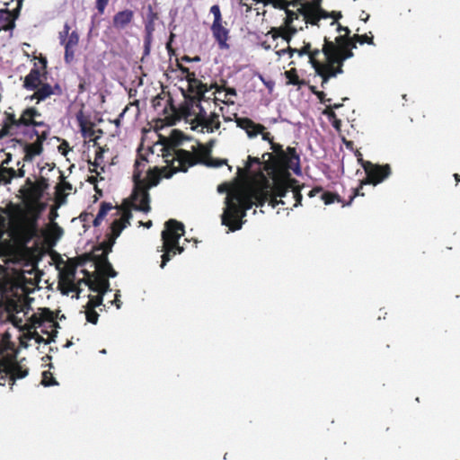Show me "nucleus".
I'll list each match as a JSON object with an SVG mask.
<instances>
[{
    "label": "nucleus",
    "mask_w": 460,
    "mask_h": 460,
    "mask_svg": "<svg viewBox=\"0 0 460 460\" xmlns=\"http://www.w3.org/2000/svg\"><path fill=\"white\" fill-rule=\"evenodd\" d=\"M274 39L281 37L286 41L289 42L291 40V34L284 29H273L272 30Z\"/></svg>",
    "instance_id": "obj_45"
},
{
    "label": "nucleus",
    "mask_w": 460,
    "mask_h": 460,
    "mask_svg": "<svg viewBox=\"0 0 460 460\" xmlns=\"http://www.w3.org/2000/svg\"><path fill=\"white\" fill-rule=\"evenodd\" d=\"M359 161L361 162L362 167L366 172V178L360 181L358 188L353 189V194L350 196L349 200L346 204H343V206L350 205L357 196H364V193L360 192L364 184H372L376 186L388 178L392 173L391 167L387 164L379 165L369 161H364L363 159H359Z\"/></svg>",
    "instance_id": "obj_8"
},
{
    "label": "nucleus",
    "mask_w": 460,
    "mask_h": 460,
    "mask_svg": "<svg viewBox=\"0 0 460 460\" xmlns=\"http://www.w3.org/2000/svg\"><path fill=\"white\" fill-rule=\"evenodd\" d=\"M85 317L87 322L96 324L99 319V314L95 311V309L85 308Z\"/></svg>",
    "instance_id": "obj_44"
},
{
    "label": "nucleus",
    "mask_w": 460,
    "mask_h": 460,
    "mask_svg": "<svg viewBox=\"0 0 460 460\" xmlns=\"http://www.w3.org/2000/svg\"><path fill=\"white\" fill-rule=\"evenodd\" d=\"M292 192V199H295L294 207H298L301 205L303 196L301 194L300 187L296 185V183H292V187L289 188Z\"/></svg>",
    "instance_id": "obj_40"
},
{
    "label": "nucleus",
    "mask_w": 460,
    "mask_h": 460,
    "mask_svg": "<svg viewBox=\"0 0 460 460\" xmlns=\"http://www.w3.org/2000/svg\"><path fill=\"white\" fill-rule=\"evenodd\" d=\"M127 226L121 220L115 219L111 225V234L109 235L111 238L116 241V239L119 236L121 232Z\"/></svg>",
    "instance_id": "obj_33"
},
{
    "label": "nucleus",
    "mask_w": 460,
    "mask_h": 460,
    "mask_svg": "<svg viewBox=\"0 0 460 460\" xmlns=\"http://www.w3.org/2000/svg\"><path fill=\"white\" fill-rule=\"evenodd\" d=\"M109 246L110 247H108L107 252H102L101 254H93V261L95 263L96 269H98L101 266H103L104 264H106V262L109 261L108 254L112 250V243H109Z\"/></svg>",
    "instance_id": "obj_34"
},
{
    "label": "nucleus",
    "mask_w": 460,
    "mask_h": 460,
    "mask_svg": "<svg viewBox=\"0 0 460 460\" xmlns=\"http://www.w3.org/2000/svg\"><path fill=\"white\" fill-rule=\"evenodd\" d=\"M221 122L219 115L216 112H211L208 116L206 113L201 117L192 118L190 120V129L204 133H212L220 128Z\"/></svg>",
    "instance_id": "obj_13"
},
{
    "label": "nucleus",
    "mask_w": 460,
    "mask_h": 460,
    "mask_svg": "<svg viewBox=\"0 0 460 460\" xmlns=\"http://www.w3.org/2000/svg\"><path fill=\"white\" fill-rule=\"evenodd\" d=\"M14 178V169L0 165V184H9Z\"/></svg>",
    "instance_id": "obj_32"
},
{
    "label": "nucleus",
    "mask_w": 460,
    "mask_h": 460,
    "mask_svg": "<svg viewBox=\"0 0 460 460\" xmlns=\"http://www.w3.org/2000/svg\"><path fill=\"white\" fill-rule=\"evenodd\" d=\"M103 296H89V301L87 302L85 308L95 309L102 304Z\"/></svg>",
    "instance_id": "obj_41"
},
{
    "label": "nucleus",
    "mask_w": 460,
    "mask_h": 460,
    "mask_svg": "<svg viewBox=\"0 0 460 460\" xmlns=\"http://www.w3.org/2000/svg\"><path fill=\"white\" fill-rule=\"evenodd\" d=\"M234 121L236 126L245 131L249 138L256 137L266 128L260 123H255L252 119L247 117H238L234 114Z\"/></svg>",
    "instance_id": "obj_17"
},
{
    "label": "nucleus",
    "mask_w": 460,
    "mask_h": 460,
    "mask_svg": "<svg viewBox=\"0 0 460 460\" xmlns=\"http://www.w3.org/2000/svg\"><path fill=\"white\" fill-rule=\"evenodd\" d=\"M354 41L364 44L367 43L368 45H374V37L373 36H367V34L359 35V34H354L353 35Z\"/></svg>",
    "instance_id": "obj_42"
},
{
    "label": "nucleus",
    "mask_w": 460,
    "mask_h": 460,
    "mask_svg": "<svg viewBox=\"0 0 460 460\" xmlns=\"http://www.w3.org/2000/svg\"><path fill=\"white\" fill-rule=\"evenodd\" d=\"M5 234V218L0 214V248L7 242H3L2 239Z\"/></svg>",
    "instance_id": "obj_56"
},
{
    "label": "nucleus",
    "mask_w": 460,
    "mask_h": 460,
    "mask_svg": "<svg viewBox=\"0 0 460 460\" xmlns=\"http://www.w3.org/2000/svg\"><path fill=\"white\" fill-rule=\"evenodd\" d=\"M102 282V288L99 291L98 295L103 296L104 294L110 290V282H109L108 279H103Z\"/></svg>",
    "instance_id": "obj_62"
},
{
    "label": "nucleus",
    "mask_w": 460,
    "mask_h": 460,
    "mask_svg": "<svg viewBox=\"0 0 460 460\" xmlns=\"http://www.w3.org/2000/svg\"><path fill=\"white\" fill-rule=\"evenodd\" d=\"M93 253H84L80 257H77L75 260L77 262L72 266L69 270V273L72 277L75 276V270L77 266L84 265L87 261H93Z\"/></svg>",
    "instance_id": "obj_36"
},
{
    "label": "nucleus",
    "mask_w": 460,
    "mask_h": 460,
    "mask_svg": "<svg viewBox=\"0 0 460 460\" xmlns=\"http://www.w3.org/2000/svg\"><path fill=\"white\" fill-rule=\"evenodd\" d=\"M153 39L144 38V56H148L151 51Z\"/></svg>",
    "instance_id": "obj_60"
},
{
    "label": "nucleus",
    "mask_w": 460,
    "mask_h": 460,
    "mask_svg": "<svg viewBox=\"0 0 460 460\" xmlns=\"http://www.w3.org/2000/svg\"><path fill=\"white\" fill-rule=\"evenodd\" d=\"M48 188V179L41 176L31 187L21 188L25 208L13 202L0 208L2 213L9 216L8 234L15 243L27 245L39 235V220L46 208L40 200Z\"/></svg>",
    "instance_id": "obj_1"
},
{
    "label": "nucleus",
    "mask_w": 460,
    "mask_h": 460,
    "mask_svg": "<svg viewBox=\"0 0 460 460\" xmlns=\"http://www.w3.org/2000/svg\"><path fill=\"white\" fill-rule=\"evenodd\" d=\"M234 187V186H230V184L228 183H223L217 187V191L220 193L226 192L228 194L229 190H232Z\"/></svg>",
    "instance_id": "obj_64"
},
{
    "label": "nucleus",
    "mask_w": 460,
    "mask_h": 460,
    "mask_svg": "<svg viewBox=\"0 0 460 460\" xmlns=\"http://www.w3.org/2000/svg\"><path fill=\"white\" fill-rule=\"evenodd\" d=\"M55 314L50 309L43 308L40 313L32 314L30 321L31 325L37 328L45 323H55Z\"/></svg>",
    "instance_id": "obj_24"
},
{
    "label": "nucleus",
    "mask_w": 460,
    "mask_h": 460,
    "mask_svg": "<svg viewBox=\"0 0 460 460\" xmlns=\"http://www.w3.org/2000/svg\"><path fill=\"white\" fill-rule=\"evenodd\" d=\"M268 157L264 162V170L268 172L270 179L274 181V189L277 195L283 196L287 188V181L296 182L297 181L291 178L289 170L296 173H300V157L295 147L288 146L283 153L272 155L270 153H265L262 158Z\"/></svg>",
    "instance_id": "obj_2"
},
{
    "label": "nucleus",
    "mask_w": 460,
    "mask_h": 460,
    "mask_svg": "<svg viewBox=\"0 0 460 460\" xmlns=\"http://www.w3.org/2000/svg\"><path fill=\"white\" fill-rule=\"evenodd\" d=\"M4 119L1 123L0 139L6 137H13L18 133L19 128H28L31 127L46 126L43 120H38L41 113L35 107H27L22 110L19 118H16L13 112L5 111Z\"/></svg>",
    "instance_id": "obj_5"
},
{
    "label": "nucleus",
    "mask_w": 460,
    "mask_h": 460,
    "mask_svg": "<svg viewBox=\"0 0 460 460\" xmlns=\"http://www.w3.org/2000/svg\"><path fill=\"white\" fill-rule=\"evenodd\" d=\"M182 133L177 129L172 130L171 135V141L174 146L181 144Z\"/></svg>",
    "instance_id": "obj_54"
},
{
    "label": "nucleus",
    "mask_w": 460,
    "mask_h": 460,
    "mask_svg": "<svg viewBox=\"0 0 460 460\" xmlns=\"http://www.w3.org/2000/svg\"><path fill=\"white\" fill-rule=\"evenodd\" d=\"M353 56V51L349 48V46H347L344 49H340L337 53L335 52V54H332L330 57L324 58V59H326V67L321 86L325 88L331 78H334L338 75L343 74L344 62Z\"/></svg>",
    "instance_id": "obj_9"
},
{
    "label": "nucleus",
    "mask_w": 460,
    "mask_h": 460,
    "mask_svg": "<svg viewBox=\"0 0 460 460\" xmlns=\"http://www.w3.org/2000/svg\"><path fill=\"white\" fill-rule=\"evenodd\" d=\"M35 59L38 60V62H36L38 64V69H40V71L41 73L47 75L48 60H47L46 57H44L40 54V57L35 58Z\"/></svg>",
    "instance_id": "obj_47"
},
{
    "label": "nucleus",
    "mask_w": 460,
    "mask_h": 460,
    "mask_svg": "<svg viewBox=\"0 0 460 460\" xmlns=\"http://www.w3.org/2000/svg\"><path fill=\"white\" fill-rule=\"evenodd\" d=\"M112 208H113V206L111 203L103 201L101 204V207H100L97 216L99 217H102L104 219V217L107 216L108 212L110 210H111Z\"/></svg>",
    "instance_id": "obj_46"
},
{
    "label": "nucleus",
    "mask_w": 460,
    "mask_h": 460,
    "mask_svg": "<svg viewBox=\"0 0 460 460\" xmlns=\"http://www.w3.org/2000/svg\"><path fill=\"white\" fill-rule=\"evenodd\" d=\"M34 93L28 97L30 101H36V103H40L44 102L46 99L49 98L51 95H62L63 89L59 84H55L54 85L49 84V83H42L38 88H36Z\"/></svg>",
    "instance_id": "obj_15"
},
{
    "label": "nucleus",
    "mask_w": 460,
    "mask_h": 460,
    "mask_svg": "<svg viewBox=\"0 0 460 460\" xmlns=\"http://www.w3.org/2000/svg\"><path fill=\"white\" fill-rule=\"evenodd\" d=\"M184 225L176 219H169L164 224V229L162 232V261L160 267L164 269L168 261L176 254H181L184 248L180 246L179 240L184 234Z\"/></svg>",
    "instance_id": "obj_6"
},
{
    "label": "nucleus",
    "mask_w": 460,
    "mask_h": 460,
    "mask_svg": "<svg viewBox=\"0 0 460 460\" xmlns=\"http://www.w3.org/2000/svg\"><path fill=\"white\" fill-rule=\"evenodd\" d=\"M315 96L318 98V100L320 101L321 103H323V104L328 103L329 104L332 102V99L326 98V94L323 91H320L319 93H316Z\"/></svg>",
    "instance_id": "obj_61"
},
{
    "label": "nucleus",
    "mask_w": 460,
    "mask_h": 460,
    "mask_svg": "<svg viewBox=\"0 0 460 460\" xmlns=\"http://www.w3.org/2000/svg\"><path fill=\"white\" fill-rule=\"evenodd\" d=\"M349 35H340L335 38V41H332L325 37L324 43L322 48V53L323 54L324 58L330 57V55H333L340 49L349 46Z\"/></svg>",
    "instance_id": "obj_18"
},
{
    "label": "nucleus",
    "mask_w": 460,
    "mask_h": 460,
    "mask_svg": "<svg viewBox=\"0 0 460 460\" xmlns=\"http://www.w3.org/2000/svg\"><path fill=\"white\" fill-rule=\"evenodd\" d=\"M204 100L205 96H185L184 102L178 109L179 119H183L190 125L192 118L205 115L207 111L201 105V102Z\"/></svg>",
    "instance_id": "obj_10"
},
{
    "label": "nucleus",
    "mask_w": 460,
    "mask_h": 460,
    "mask_svg": "<svg viewBox=\"0 0 460 460\" xmlns=\"http://www.w3.org/2000/svg\"><path fill=\"white\" fill-rule=\"evenodd\" d=\"M146 162H147L146 159L144 156H142L141 155H139L135 161L134 172H133V176H132L133 182H134V189H140L141 188L140 186L141 185L143 186L142 174L144 172Z\"/></svg>",
    "instance_id": "obj_25"
},
{
    "label": "nucleus",
    "mask_w": 460,
    "mask_h": 460,
    "mask_svg": "<svg viewBox=\"0 0 460 460\" xmlns=\"http://www.w3.org/2000/svg\"><path fill=\"white\" fill-rule=\"evenodd\" d=\"M155 22H145V37L144 38L153 39V33L155 30Z\"/></svg>",
    "instance_id": "obj_48"
},
{
    "label": "nucleus",
    "mask_w": 460,
    "mask_h": 460,
    "mask_svg": "<svg viewBox=\"0 0 460 460\" xmlns=\"http://www.w3.org/2000/svg\"><path fill=\"white\" fill-rule=\"evenodd\" d=\"M97 270L99 271V275L105 277L106 279L115 278L117 276V271L113 269L110 261L106 262L103 266L99 267Z\"/></svg>",
    "instance_id": "obj_35"
},
{
    "label": "nucleus",
    "mask_w": 460,
    "mask_h": 460,
    "mask_svg": "<svg viewBox=\"0 0 460 460\" xmlns=\"http://www.w3.org/2000/svg\"><path fill=\"white\" fill-rule=\"evenodd\" d=\"M15 141L23 146L24 157L23 161L31 162L34 159L35 156L40 155L43 152V146L40 145V143L32 142V143H25L22 139H15Z\"/></svg>",
    "instance_id": "obj_23"
},
{
    "label": "nucleus",
    "mask_w": 460,
    "mask_h": 460,
    "mask_svg": "<svg viewBox=\"0 0 460 460\" xmlns=\"http://www.w3.org/2000/svg\"><path fill=\"white\" fill-rule=\"evenodd\" d=\"M321 199H323V201L324 202L325 205H331L335 201H337V202L342 201L341 198L340 197L339 194L333 193L331 191L323 192Z\"/></svg>",
    "instance_id": "obj_38"
},
{
    "label": "nucleus",
    "mask_w": 460,
    "mask_h": 460,
    "mask_svg": "<svg viewBox=\"0 0 460 460\" xmlns=\"http://www.w3.org/2000/svg\"><path fill=\"white\" fill-rule=\"evenodd\" d=\"M131 217H132V214H131L130 210L128 208H126L122 211L121 217L119 218L118 220H121L124 224H126V226H128V225H129V220Z\"/></svg>",
    "instance_id": "obj_57"
},
{
    "label": "nucleus",
    "mask_w": 460,
    "mask_h": 460,
    "mask_svg": "<svg viewBox=\"0 0 460 460\" xmlns=\"http://www.w3.org/2000/svg\"><path fill=\"white\" fill-rule=\"evenodd\" d=\"M189 94L183 93L185 96H199L204 97L205 93L208 92V84L202 83L199 79L196 78L195 83L188 84Z\"/></svg>",
    "instance_id": "obj_28"
},
{
    "label": "nucleus",
    "mask_w": 460,
    "mask_h": 460,
    "mask_svg": "<svg viewBox=\"0 0 460 460\" xmlns=\"http://www.w3.org/2000/svg\"><path fill=\"white\" fill-rule=\"evenodd\" d=\"M292 183L293 182H291V181H287L288 186H287L285 191L283 192V196H280V195H277L275 189H274V181H272V183L270 184V188L269 189L270 191V198L269 199V200L267 202H269L272 208H276L279 204L284 205L285 201L282 199H278L277 198L278 197H279L280 199L285 198L287 196V193L289 191V188L292 187Z\"/></svg>",
    "instance_id": "obj_30"
},
{
    "label": "nucleus",
    "mask_w": 460,
    "mask_h": 460,
    "mask_svg": "<svg viewBox=\"0 0 460 460\" xmlns=\"http://www.w3.org/2000/svg\"><path fill=\"white\" fill-rule=\"evenodd\" d=\"M103 153H104L103 147L98 146V148L95 153L94 161L93 162H92L90 160L88 161V163L93 166V168H90L91 172H96L97 174L99 173L97 172V167L100 165L101 162L103 159Z\"/></svg>",
    "instance_id": "obj_37"
},
{
    "label": "nucleus",
    "mask_w": 460,
    "mask_h": 460,
    "mask_svg": "<svg viewBox=\"0 0 460 460\" xmlns=\"http://www.w3.org/2000/svg\"><path fill=\"white\" fill-rule=\"evenodd\" d=\"M286 14H287V16H286V19H285V23L287 25H289V24H291L294 22V20L298 19V14L299 13L287 9L286 10Z\"/></svg>",
    "instance_id": "obj_55"
},
{
    "label": "nucleus",
    "mask_w": 460,
    "mask_h": 460,
    "mask_svg": "<svg viewBox=\"0 0 460 460\" xmlns=\"http://www.w3.org/2000/svg\"><path fill=\"white\" fill-rule=\"evenodd\" d=\"M226 208L222 216V224L228 226L232 232L241 229L243 226L242 218L254 205L249 189L234 185L226 198Z\"/></svg>",
    "instance_id": "obj_3"
},
{
    "label": "nucleus",
    "mask_w": 460,
    "mask_h": 460,
    "mask_svg": "<svg viewBox=\"0 0 460 460\" xmlns=\"http://www.w3.org/2000/svg\"><path fill=\"white\" fill-rule=\"evenodd\" d=\"M110 0H95V8L99 14H103Z\"/></svg>",
    "instance_id": "obj_51"
},
{
    "label": "nucleus",
    "mask_w": 460,
    "mask_h": 460,
    "mask_svg": "<svg viewBox=\"0 0 460 460\" xmlns=\"http://www.w3.org/2000/svg\"><path fill=\"white\" fill-rule=\"evenodd\" d=\"M70 25L66 22L63 30L59 31L58 38L60 44L65 48L64 60L66 64H70L75 59V49L79 42V35L75 31L69 32Z\"/></svg>",
    "instance_id": "obj_11"
},
{
    "label": "nucleus",
    "mask_w": 460,
    "mask_h": 460,
    "mask_svg": "<svg viewBox=\"0 0 460 460\" xmlns=\"http://www.w3.org/2000/svg\"><path fill=\"white\" fill-rule=\"evenodd\" d=\"M284 75L287 79L286 84L288 85H296L298 87V89H300L302 86L308 84L305 80L299 78L297 70L295 67L285 71Z\"/></svg>",
    "instance_id": "obj_29"
},
{
    "label": "nucleus",
    "mask_w": 460,
    "mask_h": 460,
    "mask_svg": "<svg viewBox=\"0 0 460 460\" xmlns=\"http://www.w3.org/2000/svg\"><path fill=\"white\" fill-rule=\"evenodd\" d=\"M41 384L44 386H50L57 385L58 383L56 382L55 378L53 377L52 374L49 371H44L42 373Z\"/></svg>",
    "instance_id": "obj_43"
},
{
    "label": "nucleus",
    "mask_w": 460,
    "mask_h": 460,
    "mask_svg": "<svg viewBox=\"0 0 460 460\" xmlns=\"http://www.w3.org/2000/svg\"><path fill=\"white\" fill-rule=\"evenodd\" d=\"M105 279V277L95 274L92 279H84L83 281L88 286L90 290L99 293L102 286V281Z\"/></svg>",
    "instance_id": "obj_31"
},
{
    "label": "nucleus",
    "mask_w": 460,
    "mask_h": 460,
    "mask_svg": "<svg viewBox=\"0 0 460 460\" xmlns=\"http://www.w3.org/2000/svg\"><path fill=\"white\" fill-rule=\"evenodd\" d=\"M134 19V12L130 9H125L118 12L112 18V26L116 30H124Z\"/></svg>",
    "instance_id": "obj_22"
},
{
    "label": "nucleus",
    "mask_w": 460,
    "mask_h": 460,
    "mask_svg": "<svg viewBox=\"0 0 460 460\" xmlns=\"http://www.w3.org/2000/svg\"><path fill=\"white\" fill-rule=\"evenodd\" d=\"M270 149L272 150V155H277L278 154H280V153H283L285 150L283 149V146L279 144V143H275V142H272L270 144Z\"/></svg>",
    "instance_id": "obj_59"
},
{
    "label": "nucleus",
    "mask_w": 460,
    "mask_h": 460,
    "mask_svg": "<svg viewBox=\"0 0 460 460\" xmlns=\"http://www.w3.org/2000/svg\"><path fill=\"white\" fill-rule=\"evenodd\" d=\"M0 366L2 367L3 373L9 375L11 385H14L16 379L23 378L28 375L27 368H24L18 362L7 357H2Z\"/></svg>",
    "instance_id": "obj_14"
},
{
    "label": "nucleus",
    "mask_w": 460,
    "mask_h": 460,
    "mask_svg": "<svg viewBox=\"0 0 460 460\" xmlns=\"http://www.w3.org/2000/svg\"><path fill=\"white\" fill-rule=\"evenodd\" d=\"M302 48L305 50L306 55L309 58V63L314 69L315 75L320 76L322 78V81H323V77L325 75L326 59L323 62H322L319 59V56L322 52V49H313L311 43L309 42L305 43Z\"/></svg>",
    "instance_id": "obj_16"
},
{
    "label": "nucleus",
    "mask_w": 460,
    "mask_h": 460,
    "mask_svg": "<svg viewBox=\"0 0 460 460\" xmlns=\"http://www.w3.org/2000/svg\"><path fill=\"white\" fill-rule=\"evenodd\" d=\"M211 31L220 49H227L228 30L222 25V22L212 23Z\"/></svg>",
    "instance_id": "obj_26"
},
{
    "label": "nucleus",
    "mask_w": 460,
    "mask_h": 460,
    "mask_svg": "<svg viewBox=\"0 0 460 460\" xmlns=\"http://www.w3.org/2000/svg\"><path fill=\"white\" fill-rule=\"evenodd\" d=\"M109 243H112V246L114 245L115 243V240H113L112 238H111L110 236L108 237V239L106 241H103L102 243H101L99 245L95 246L94 247V251H102V252H107L108 251V247L109 246Z\"/></svg>",
    "instance_id": "obj_50"
},
{
    "label": "nucleus",
    "mask_w": 460,
    "mask_h": 460,
    "mask_svg": "<svg viewBox=\"0 0 460 460\" xmlns=\"http://www.w3.org/2000/svg\"><path fill=\"white\" fill-rule=\"evenodd\" d=\"M202 158L199 159L194 154L184 149H174L172 148L173 154H170L168 151L164 154L166 163L173 164L176 162L177 166H173L169 173L164 174L165 178H170L172 175L178 172H186L190 167L194 166L198 163H201L208 167L217 168L222 165L227 164L226 159L214 158L211 156V150L205 146H202Z\"/></svg>",
    "instance_id": "obj_4"
},
{
    "label": "nucleus",
    "mask_w": 460,
    "mask_h": 460,
    "mask_svg": "<svg viewBox=\"0 0 460 460\" xmlns=\"http://www.w3.org/2000/svg\"><path fill=\"white\" fill-rule=\"evenodd\" d=\"M73 186L70 182L63 181L61 183L58 184L56 187L57 194L59 195L61 192L65 190H72Z\"/></svg>",
    "instance_id": "obj_53"
},
{
    "label": "nucleus",
    "mask_w": 460,
    "mask_h": 460,
    "mask_svg": "<svg viewBox=\"0 0 460 460\" xmlns=\"http://www.w3.org/2000/svg\"><path fill=\"white\" fill-rule=\"evenodd\" d=\"M46 80L47 76L38 69V64L34 63L33 67L31 69L29 74L24 77L22 86L28 91H34Z\"/></svg>",
    "instance_id": "obj_19"
},
{
    "label": "nucleus",
    "mask_w": 460,
    "mask_h": 460,
    "mask_svg": "<svg viewBox=\"0 0 460 460\" xmlns=\"http://www.w3.org/2000/svg\"><path fill=\"white\" fill-rule=\"evenodd\" d=\"M152 106L155 111L162 108V111L164 114V120L167 125H174L179 120V111L173 105L172 98L170 95L167 98L162 94L156 95L152 100Z\"/></svg>",
    "instance_id": "obj_12"
},
{
    "label": "nucleus",
    "mask_w": 460,
    "mask_h": 460,
    "mask_svg": "<svg viewBox=\"0 0 460 460\" xmlns=\"http://www.w3.org/2000/svg\"><path fill=\"white\" fill-rule=\"evenodd\" d=\"M323 114L325 115L329 119V120H332V119L337 117L334 110H332V103L326 105V108L323 111Z\"/></svg>",
    "instance_id": "obj_58"
},
{
    "label": "nucleus",
    "mask_w": 460,
    "mask_h": 460,
    "mask_svg": "<svg viewBox=\"0 0 460 460\" xmlns=\"http://www.w3.org/2000/svg\"><path fill=\"white\" fill-rule=\"evenodd\" d=\"M270 183L265 180L262 187L249 189L251 197L257 207H262L270 198Z\"/></svg>",
    "instance_id": "obj_21"
},
{
    "label": "nucleus",
    "mask_w": 460,
    "mask_h": 460,
    "mask_svg": "<svg viewBox=\"0 0 460 460\" xmlns=\"http://www.w3.org/2000/svg\"><path fill=\"white\" fill-rule=\"evenodd\" d=\"M297 12L304 17L305 22L312 25H318V22L321 20L318 12V4H304L300 8H298Z\"/></svg>",
    "instance_id": "obj_20"
},
{
    "label": "nucleus",
    "mask_w": 460,
    "mask_h": 460,
    "mask_svg": "<svg viewBox=\"0 0 460 460\" xmlns=\"http://www.w3.org/2000/svg\"><path fill=\"white\" fill-rule=\"evenodd\" d=\"M16 16L8 9H0V31H9L15 27Z\"/></svg>",
    "instance_id": "obj_27"
},
{
    "label": "nucleus",
    "mask_w": 460,
    "mask_h": 460,
    "mask_svg": "<svg viewBox=\"0 0 460 460\" xmlns=\"http://www.w3.org/2000/svg\"><path fill=\"white\" fill-rule=\"evenodd\" d=\"M37 128H43L42 130L39 132V135L36 137L35 142L40 143L41 146H43V143L47 140L50 133V127L46 123V126H38Z\"/></svg>",
    "instance_id": "obj_39"
},
{
    "label": "nucleus",
    "mask_w": 460,
    "mask_h": 460,
    "mask_svg": "<svg viewBox=\"0 0 460 460\" xmlns=\"http://www.w3.org/2000/svg\"><path fill=\"white\" fill-rule=\"evenodd\" d=\"M58 151L63 155H66L69 151V146L67 141L63 140V142L58 146Z\"/></svg>",
    "instance_id": "obj_63"
},
{
    "label": "nucleus",
    "mask_w": 460,
    "mask_h": 460,
    "mask_svg": "<svg viewBox=\"0 0 460 460\" xmlns=\"http://www.w3.org/2000/svg\"><path fill=\"white\" fill-rule=\"evenodd\" d=\"M158 18V13L153 9L152 5L149 4L147 7L146 22H155V21H157Z\"/></svg>",
    "instance_id": "obj_52"
},
{
    "label": "nucleus",
    "mask_w": 460,
    "mask_h": 460,
    "mask_svg": "<svg viewBox=\"0 0 460 460\" xmlns=\"http://www.w3.org/2000/svg\"><path fill=\"white\" fill-rule=\"evenodd\" d=\"M210 13L214 15L213 23L222 22L221 12H220V8L218 5L215 4V5L211 6Z\"/></svg>",
    "instance_id": "obj_49"
},
{
    "label": "nucleus",
    "mask_w": 460,
    "mask_h": 460,
    "mask_svg": "<svg viewBox=\"0 0 460 460\" xmlns=\"http://www.w3.org/2000/svg\"><path fill=\"white\" fill-rule=\"evenodd\" d=\"M161 180V170L158 167L147 171L146 180L143 179V188L133 189L131 195L132 208L144 213L151 210L149 189L156 186ZM142 187V185L140 186Z\"/></svg>",
    "instance_id": "obj_7"
}]
</instances>
